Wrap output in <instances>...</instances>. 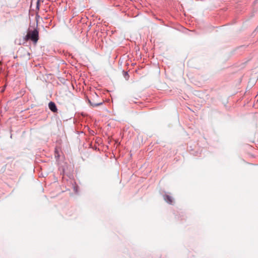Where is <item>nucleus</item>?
I'll return each instance as SVG.
<instances>
[{"instance_id": "3", "label": "nucleus", "mask_w": 258, "mask_h": 258, "mask_svg": "<svg viewBox=\"0 0 258 258\" xmlns=\"http://www.w3.org/2000/svg\"><path fill=\"white\" fill-rule=\"evenodd\" d=\"M164 200L169 204H172V198L168 195H165L164 196Z\"/></svg>"}, {"instance_id": "4", "label": "nucleus", "mask_w": 258, "mask_h": 258, "mask_svg": "<svg viewBox=\"0 0 258 258\" xmlns=\"http://www.w3.org/2000/svg\"><path fill=\"white\" fill-rule=\"evenodd\" d=\"M90 103L91 104V105L93 106V107H95V106H99L101 104H102V102H99V103H91L90 100H89Z\"/></svg>"}, {"instance_id": "6", "label": "nucleus", "mask_w": 258, "mask_h": 258, "mask_svg": "<svg viewBox=\"0 0 258 258\" xmlns=\"http://www.w3.org/2000/svg\"><path fill=\"white\" fill-rule=\"evenodd\" d=\"M126 75H128V73H127V72H125V76H126Z\"/></svg>"}, {"instance_id": "5", "label": "nucleus", "mask_w": 258, "mask_h": 258, "mask_svg": "<svg viewBox=\"0 0 258 258\" xmlns=\"http://www.w3.org/2000/svg\"><path fill=\"white\" fill-rule=\"evenodd\" d=\"M36 8L39 9V0H38L37 2Z\"/></svg>"}, {"instance_id": "2", "label": "nucleus", "mask_w": 258, "mask_h": 258, "mask_svg": "<svg viewBox=\"0 0 258 258\" xmlns=\"http://www.w3.org/2000/svg\"><path fill=\"white\" fill-rule=\"evenodd\" d=\"M48 107L49 109L53 112H56L57 111V107L53 102H50L48 103Z\"/></svg>"}, {"instance_id": "1", "label": "nucleus", "mask_w": 258, "mask_h": 258, "mask_svg": "<svg viewBox=\"0 0 258 258\" xmlns=\"http://www.w3.org/2000/svg\"><path fill=\"white\" fill-rule=\"evenodd\" d=\"M26 41L31 40L34 43L36 44L39 39V32L37 29L33 30H28L27 35L24 38Z\"/></svg>"}]
</instances>
